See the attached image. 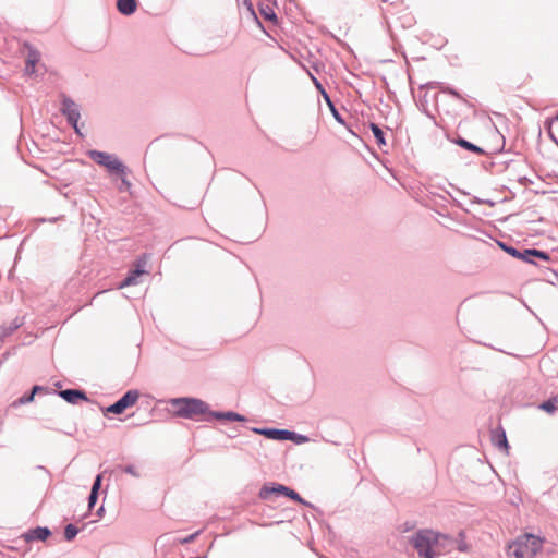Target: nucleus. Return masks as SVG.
Segmentation results:
<instances>
[{
  "label": "nucleus",
  "instance_id": "obj_26",
  "mask_svg": "<svg viewBox=\"0 0 558 558\" xmlns=\"http://www.w3.org/2000/svg\"><path fill=\"white\" fill-rule=\"evenodd\" d=\"M88 157L94 160L97 165L105 167V151L100 150H88Z\"/></svg>",
  "mask_w": 558,
  "mask_h": 558
},
{
  "label": "nucleus",
  "instance_id": "obj_5",
  "mask_svg": "<svg viewBox=\"0 0 558 558\" xmlns=\"http://www.w3.org/2000/svg\"><path fill=\"white\" fill-rule=\"evenodd\" d=\"M60 111L66 118L68 123L74 129L75 133L82 136L78 125L81 119L80 106L73 99L63 95Z\"/></svg>",
  "mask_w": 558,
  "mask_h": 558
},
{
  "label": "nucleus",
  "instance_id": "obj_21",
  "mask_svg": "<svg viewBox=\"0 0 558 558\" xmlns=\"http://www.w3.org/2000/svg\"><path fill=\"white\" fill-rule=\"evenodd\" d=\"M493 440H494L495 446H497L498 448L505 449V450L509 449L507 436H506V433L504 429H501L499 433L495 434Z\"/></svg>",
  "mask_w": 558,
  "mask_h": 558
},
{
  "label": "nucleus",
  "instance_id": "obj_9",
  "mask_svg": "<svg viewBox=\"0 0 558 558\" xmlns=\"http://www.w3.org/2000/svg\"><path fill=\"white\" fill-rule=\"evenodd\" d=\"M53 393L58 395L60 398H62L70 404H78L82 401L88 400L85 391L82 389L69 388L59 391H53Z\"/></svg>",
  "mask_w": 558,
  "mask_h": 558
},
{
  "label": "nucleus",
  "instance_id": "obj_22",
  "mask_svg": "<svg viewBox=\"0 0 558 558\" xmlns=\"http://www.w3.org/2000/svg\"><path fill=\"white\" fill-rule=\"evenodd\" d=\"M34 396L33 393L29 391V392H26L24 393L23 396H21L20 398L15 399L12 403H11V407L16 409L19 407H22V405H25L27 403H31L34 401Z\"/></svg>",
  "mask_w": 558,
  "mask_h": 558
},
{
  "label": "nucleus",
  "instance_id": "obj_11",
  "mask_svg": "<svg viewBox=\"0 0 558 558\" xmlns=\"http://www.w3.org/2000/svg\"><path fill=\"white\" fill-rule=\"evenodd\" d=\"M520 539L524 544L525 549L531 558L539 553L543 548V539L533 534H524L523 536H520Z\"/></svg>",
  "mask_w": 558,
  "mask_h": 558
},
{
  "label": "nucleus",
  "instance_id": "obj_23",
  "mask_svg": "<svg viewBox=\"0 0 558 558\" xmlns=\"http://www.w3.org/2000/svg\"><path fill=\"white\" fill-rule=\"evenodd\" d=\"M513 546L514 549L512 554L515 558H525V556L529 554L520 537L517 538V541L513 543Z\"/></svg>",
  "mask_w": 558,
  "mask_h": 558
},
{
  "label": "nucleus",
  "instance_id": "obj_12",
  "mask_svg": "<svg viewBox=\"0 0 558 558\" xmlns=\"http://www.w3.org/2000/svg\"><path fill=\"white\" fill-rule=\"evenodd\" d=\"M50 536H51V531L47 526H36L34 529H29L22 535V537L27 543H31L34 541L45 542Z\"/></svg>",
  "mask_w": 558,
  "mask_h": 558
},
{
  "label": "nucleus",
  "instance_id": "obj_39",
  "mask_svg": "<svg viewBox=\"0 0 558 558\" xmlns=\"http://www.w3.org/2000/svg\"><path fill=\"white\" fill-rule=\"evenodd\" d=\"M448 542H452V538L450 536H448V539H439L438 545L445 546L446 543H448Z\"/></svg>",
  "mask_w": 558,
  "mask_h": 558
},
{
  "label": "nucleus",
  "instance_id": "obj_4",
  "mask_svg": "<svg viewBox=\"0 0 558 558\" xmlns=\"http://www.w3.org/2000/svg\"><path fill=\"white\" fill-rule=\"evenodd\" d=\"M498 246L512 256L513 258L523 260L527 264L537 265L536 259H541L543 262H549L550 255L545 251H541L537 248H523L519 250L518 247L511 246L505 242L498 241Z\"/></svg>",
  "mask_w": 558,
  "mask_h": 558
},
{
  "label": "nucleus",
  "instance_id": "obj_3",
  "mask_svg": "<svg viewBox=\"0 0 558 558\" xmlns=\"http://www.w3.org/2000/svg\"><path fill=\"white\" fill-rule=\"evenodd\" d=\"M439 539H448V535L435 532L429 529L418 530L412 537V545L417 550L420 557L434 558L433 546H438Z\"/></svg>",
  "mask_w": 558,
  "mask_h": 558
},
{
  "label": "nucleus",
  "instance_id": "obj_36",
  "mask_svg": "<svg viewBox=\"0 0 558 558\" xmlns=\"http://www.w3.org/2000/svg\"><path fill=\"white\" fill-rule=\"evenodd\" d=\"M197 535H198V532L193 533V534L189 535L187 537H185V538L182 541V543H183V544L191 543V542H193V541L195 539V537H196Z\"/></svg>",
  "mask_w": 558,
  "mask_h": 558
},
{
  "label": "nucleus",
  "instance_id": "obj_8",
  "mask_svg": "<svg viewBox=\"0 0 558 558\" xmlns=\"http://www.w3.org/2000/svg\"><path fill=\"white\" fill-rule=\"evenodd\" d=\"M252 432L265 436L268 439L272 440H287L288 437H292V434L289 433L288 429H280V428H269V427H253Z\"/></svg>",
  "mask_w": 558,
  "mask_h": 558
},
{
  "label": "nucleus",
  "instance_id": "obj_38",
  "mask_svg": "<svg viewBox=\"0 0 558 558\" xmlns=\"http://www.w3.org/2000/svg\"><path fill=\"white\" fill-rule=\"evenodd\" d=\"M90 217L96 220L97 222L101 221V216L97 211H90Z\"/></svg>",
  "mask_w": 558,
  "mask_h": 558
},
{
  "label": "nucleus",
  "instance_id": "obj_32",
  "mask_svg": "<svg viewBox=\"0 0 558 558\" xmlns=\"http://www.w3.org/2000/svg\"><path fill=\"white\" fill-rule=\"evenodd\" d=\"M331 113H332V116H333L335 120H336L338 123H340V124H342V125H344V124H345V121H344L343 117L339 113L338 109H333V110L331 111Z\"/></svg>",
  "mask_w": 558,
  "mask_h": 558
},
{
  "label": "nucleus",
  "instance_id": "obj_30",
  "mask_svg": "<svg viewBox=\"0 0 558 558\" xmlns=\"http://www.w3.org/2000/svg\"><path fill=\"white\" fill-rule=\"evenodd\" d=\"M289 433L292 434V437H288L287 440H292L295 444H303L307 440V437L305 435H301L292 430H289Z\"/></svg>",
  "mask_w": 558,
  "mask_h": 558
},
{
  "label": "nucleus",
  "instance_id": "obj_35",
  "mask_svg": "<svg viewBox=\"0 0 558 558\" xmlns=\"http://www.w3.org/2000/svg\"><path fill=\"white\" fill-rule=\"evenodd\" d=\"M325 101H326L327 106L329 107L330 111H332L333 109H337L329 95H325Z\"/></svg>",
  "mask_w": 558,
  "mask_h": 558
},
{
  "label": "nucleus",
  "instance_id": "obj_34",
  "mask_svg": "<svg viewBox=\"0 0 558 558\" xmlns=\"http://www.w3.org/2000/svg\"><path fill=\"white\" fill-rule=\"evenodd\" d=\"M441 85H445V83L437 82V81L428 82L426 84V86L429 87V88H439V89H440Z\"/></svg>",
  "mask_w": 558,
  "mask_h": 558
},
{
  "label": "nucleus",
  "instance_id": "obj_24",
  "mask_svg": "<svg viewBox=\"0 0 558 558\" xmlns=\"http://www.w3.org/2000/svg\"><path fill=\"white\" fill-rule=\"evenodd\" d=\"M284 496L289 497L290 499H292L301 505L312 507V505L308 501H306L305 499H303L298 492H295L294 489H292L288 486H287Z\"/></svg>",
  "mask_w": 558,
  "mask_h": 558
},
{
  "label": "nucleus",
  "instance_id": "obj_40",
  "mask_svg": "<svg viewBox=\"0 0 558 558\" xmlns=\"http://www.w3.org/2000/svg\"><path fill=\"white\" fill-rule=\"evenodd\" d=\"M245 4H247L248 9L253 11L252 3L250 0H243Z\"/></svg>",
  "mask_w": 558,
  "mask_h": 558
},
{
  "label": "nucleus",
  "instance_id": "obj_31",
  "mask_svg": "<svg viewBox=\"0 0 558 558\" xmlns=\"http://www.w3.org/2000/svg\"><path fill=\"white\" fill-rule=\"evenodd\" d=\"M310 76H311L315 87L319 90L320 95L325 99V95H329V94L326 92L323 84L312 73H310Z\"/></svg>",
  "mask_w": 558,
  "mask_h": 558
},
{
  "label": "nucleus",
  "instance_id": "obj_43",
  "mask_svg": "<svg viewBox=\"0 0 558 558\" xmlns=\"http://www.w3.org/2000/svg\"><path fill=\"white\" fill-rule=\"evenodd\" d=\"M550 136H551V138H553V140L557 143V145H558V141L554 137V135H553V134H550Z\"/></svg>",
  "mask_w": 558,
  "mask_h": 558
},
{
  "label": "nucleus",
  "instance_id": "obj_27",
  "mask_svg": "<svg viewBox=\"0 0 558 558\" xmlns=\"http://www.w3.org/2000/svg\"><path fill=\"white\" fill-rule=\"evenodd\" d=\"M440 92L444 93V94H448L452 97H454L456 99L458 100H461L463 102H465V98L457 90L454 89L453 87L449 86V85H441L440 87Z\"/></svg>",
  "mask_w": 558,
  "mask_h": 558
},
{
  "label": "nucleus",
  "instance_id": "obj_6",
  "mask_svg": "<svg viewBox=\"0 0 558 558\" xmlns=\"http://www.w3.org/2000/svg\"><path fill=\"white\" fill-rule=\"evenodd\" d=\"M147 265V256L143 254L140 256L136 262L133 264V267L129 269L125 278L118 284V289H122L124 287L136 286L140 283V277L148 274L146 270Z\"/></svg>",
  "mask_w": 558,
  "mask_h": 558
},
{
  "label": "nucleus",
  "instance_id": "obj_28",
  "mask_svg": "<svg viewBox=\"0 0 558 558\" xmlns=\"http://www.w3.org/2000/svg\"><path fill=\"white\" fill-rule=\"evenodd\" d=\"M260 13L262 15L264 16L265 20H268V21H271V22H276L277 21V15L274 11V9L269 5H266V7H262L260 8Z\"/></svg>",
  "mask_w": 558,
  "mask_h": 558
},
{
  "label": "nucleus",
  "instance_id": "obj_37",
  "mask_svg": "<svg viewBox=\"0 0 558 558\" xmlns=\"http://www.w3.org/2000/svg\"><path fill=\"white\" fill-rule=\"evenodd\" d=\"M104 512H106L105 498H102L101 504H100L99 508L97 509V515L101 517Z\"/></svg>",
  "mask_w": 558,
  "mask_h": 558
},
{
  "label": "nucleus",
  "instance_id": "obj_42",
  "mask_svg": "<svg viewBox=\"0 0 558 558\" xmlns=\"http://www.w3.org/2000/svg\"><path fill=\"white\" fill-rule=\"evenodd\" d=\"M412 527H413V524H409V523L407 522V530H410V529H412Z\"/></svg>",
  "mask_w": 558,
  "mask_h": 558
},
{
  "label": "nucleus",
  "instance_id": "obj_19",
  "mask_svg": "<svg viewBox=\"0 0 558 558\" xmlns=\"http://www.w3.org/2000/svg\"><path fill=\"white\" fill-rule=\"evenodd\" d=\"M538 409L548 413L554 414L558 410V395L550 397L538 404Z\"/></svg>",
  "mask_w": 558,
  "mask_h": 558
},
{
  "label": "nucleus",
  "instance_id": "obj_25",
  "mask_svg": "<svg viewBox=\"0 0 558 558\" xmlns=\"http://www.w3.org/2000/svg\"><path fill=\"white\" fill-rule=\"evenodd\" d=\"M78 532H80V529L76 525L69 523L64 527V538L68 542H71L76 537Z\"/></svg>",
  "mask_w": 558,
  "mask_h": 558
},
{
  "label": "nucleus",
  "instance_id": "obj_1",
  "mask_svg": "<svg viewBox=\"0 0 558 558\" xmlns=\"http://www.w3.org/2000/svg\"><path fill=\"white\" fill-rule=\"evenodd\" d=\"M132 170L121 161L117 155L107 153V180H109L120 193L132 194Z\"/></svg>",
  "mask_w": 558,
  "mask_h": 558
},
{
  "label": "nucleus",
  "instance_id": "obj_7",
  "mask_svg": "<svg viewBox=\"0 0 558 558\" xmlns=\"http://www.w3.org/2000/svg\"><path fill=\"white\" fill-rule=\"evenodd\" d=\"M140 398V392L136 389L128 390L114 403L107 405V413L122 414L128 408L134 405Z\"/></svg>",
  "mask_w": 558,
  "mask_h": 558
},
{
  "label": "nucleus",
  "instance_id": "obj_16",
  "mask_svg": "<svg viewBox=\"0 0 558 558\" xmlns=\"http://www.w3.org/2000/svg\"><path fill=\"white\" fill-rule=\"evenodd\" d=\"M26 64H25V73L33 74L35 73V65L40 60V53L34 49L32 46H28Z\"/></svg>",
  "mask_w": 558,
  "mask_h": 558
},
{
  "label": "nucleus",
  "instance_id": "obj_17",
  "mask_svg": "<svg viewBox=\"0 0 558 558\" xmlns=\"http://www.w3.org/2000/svg\"><path fill=\"white\" fill-rule=\"evenodd\" d=\"M369 129L375 137L378 148L381 151L386 153V150H384V147L387 146V142H386L385 132L383 131V129L374 122L369 123Z\"/></svg>",
  "mask_w": 558,
  "mask_h": 558
},
{
  "label": "nucleus",
  "instance_id": "obj_46",
  "mask_svg": "<svg viewBox=\"0 0 558 558\" xmlns=\"http://www.w3.org/2000/svg\"><path fill=\"white\" fill-rule=\"evenodd\" d=\"M556 120L558 121V114L556 116Z\"/></svg>",
  "mask_w": 558,
  "mask_h": 558
},
{
  "label": "nucleus",
  "instance_id": "obj_2",
  "mask_svg": "<svg viewBox=\"0 0 558 558\" xmlns=\"http://www.w3.org/2000/svg\"><path fill=\"white\" fill-rule=\"evenodd\" d=\"M170 403L174 409V414L182 418L192 420L196 415H205V417H209V412H211L209 405L205 401L197 398H174L171 399Z\"/></svg>",
  "mask_w": 558,
  "mask_h": 558
},
{
  "label": "nucleus",
  "instance_id": "obj_10",
  "mask_svg": "<svg viewBox=\"0 0 558 558\" xmlns=\"http://www.w3.org/2000/svg\"><path fill=\"white\" fill-rule=\"evenodd\" d=\"M287 486L278 483L265 484L258 493V497L263 500H269L272 496H284Z\"/></svg>",
  "mask_w": 558,
  "mask_h": 558
},
{
  "label": "nucleus",
  "instance_id": "obj_29",
  "mask_svg": "<svg viewBox=\"0 0 558 558\" xmlns=\"http://www.w3.org/2000/svg\"><path fill=\"white\" fill-rule=\"evenodd\" d=\"M54 390H51L49 387L47 386H40V385H34L31 389V392L33 393V396L35 397L37 393H50V392H53Z\"/></svg>",
  "mask_w": 558,
  "mask_h": 558
},
{
  "label": "nucleus",
  "instance_id": "obj_14",
  "mask_svg": "<svg viewBox=\"0 0 558 558\" xmlns=\"http://www.w3.org/2000/svg\"><path fill=\"white\" fill-rule=\"evenodd\" d=\"M25 323L24 317H15L10 323L4 324L0 327V338L1 340H4L5 338L10 337L15 330H17L21 326H23Z\"/></svg>",
  "mask_w": 558,
  "mask_h": 558
},
{
  "label": "nucleus",
  "instance_id": "obj_45",
  "mask_svg": "<svg viewBox=\"0 0 558 558\" xmlns=\"http://www.w3.org/2000/svg\"><path fill=\"white\" fill-rule=\"evenodd\" d=\"M100 411L105 414V407H100Z\"/></svg>",
  "mask_w": 558,
  "mask_h": 558
},
{
  "label": "nucleus",
  "instance_id": "obj_20",
  "mask_svg": "<svg viewBox=\"0 0 558 558\" xmlns=\"http://www.w3.org/2000/svg\"><path fill=\"white\" fill-rule=\"evenodd\" d=\"M456 143H457L460 147H462V148H464V149H466V150H469V151L475 153V154H477V155H484V154H485V151H484V149H483V148H481L480 146H477V145H475V144H473V143H471V142L466 141L465 138L459 137V138L456 141Z\"/></svg>",
  "mask_w": 558,
  "mask_h": 558
},
{
  "label": "nucleus",
  "instance_id": "obj_44",
  "mask_svg": "<svg viewBox=\"0 0 558 558\" xmlns=\"http://www.w3.org/2000/svg\"><path fill=\"white\" fill-rule=\"evenodd\" d=\"M94 202L100 207L98 199L95 198Z\"/></svg>",
  "mask_w": 558,
  "mask_h": 558
},
{
  "label": "nucleus",
  "instance_id": "obj_41",
  "mask_svg": "<svg viewBox=\"0 0 558 558\" xmlns=\"http://www.w3.org/2000/svg\"><path fill=\"white\" fill-rule=\"evenodd\" d=\"M38 469L44 470L47 474H50L49 471L43 465H39Z\"/></svg>",
  "mask_w": 558,
  "mask_h": 558
},
{
  "label": "nucleus",
  "instance_id": "obj_33",
  "mask_svg": "<svg viewBox=\"0 0 558 558\" xmlns=\"http://www.w3.org/2000/svg\"><path fill=\"white\" fill-rule=\"evenodd\" d=\"M123 470H124V472H126V473H129V474H131L133 476H136V477L140 476V474L137 473L135 466H133V465H126Z\"/></svg>",
  "mask_w": 558,
  "mask_h": 558
},
{
  "label": "nucleus",
  "instance_id": "obj_18",
  "mask_svg": "<svg viewBox=\"0 0 558 558\" xmlns=\"http://www.w3.org/2000/svg\"><path fill=\"white\" fill-rule=\"evenodd\" d=\"M137 0H117V9L123 15H131L136 11Z\"/></svg>",
  "mask_w": 558,
  "mask_h": 558
},
{
  "label": "nucleus",
  "instance_id": "obj_15",
  "mask_svg": "<svg viewBox=\"0 0 558 558\" xmlns=\"http://www.w3.org/2000/svg\"><path fill=\"white\" fill-rule=\"evenodd\" d=\"M104 473L100 472L97 474L94 484L92 486L89 496H88V510H92L98 500L99 489L101 488Z\"/></svg>",
  "mask_w": 558,
  "mask_h": 558
},
{
  "label": "nucleus",
  "instance_id": "obj_13",
  "mask_svg": "<svg viewBox=\"0 0 558 558\" xmlns=\"http://www.w3.org/2000/svg\"><path fill=\"white\" fill-rule=\"evenodd\" d=\"M218 421H233V422H246V417L240 413L233 411H213L209 412V417H204V421L210 422L211 420Z\"/></svg>",
  "mask_w": 558,
  "mask_h": 558
}]
</instances>
